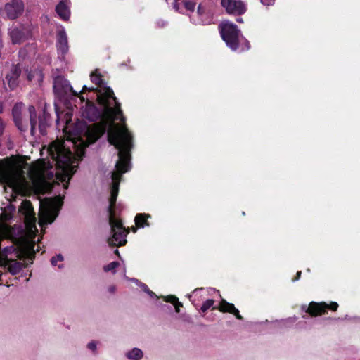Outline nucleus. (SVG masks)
I'll use <instances>...</instances> for the list:
<instances>
[{"instance_id": "obj_1", "label": "nucleus", "mask_w": 360, "mask_h": 360, "mask_svg": "<svg viewBox=\"0 0 360 360\" xmlns=\"http://www.w3.org/2000/svg\"><path fill=\"white\" fill-rule=\"evenodd\" d=\"M108 142L118 150V160L115 164L116 170L112 172V186L109 198V217L116 216L115 207L119 193L122 175L131 169V151L134 144L127 129L122 130L118 127L112 128L108 134Z\"/></svg>"}, {"instance_id": "obj_2", "label": "nucleus", "mask_w": 360, "mask_h": 360, "mask_svg": "<svg viewBox=\"0 0 360 360\" xmlns=\"http://www.w3.org/2000/svg\"><path fill=\"white\" fill-rule=\"evenodd\" d=\"M103 108V106H101ZM104 110V108H103ZM82 115L84 118L87 119L91 122H95L99 120L102 116L106 120V122H96L87 127L85 136L86 138V141H88V144H91L95 143L100 137H101L106 131L108 122L110 123V126L108 129V134L112 128H115L118 127L122 130L127 129L129 135L131 139V143H133V136L130 131H129L125 122H122L120 120L121 116L117 115V118L113 121H110L104 115L103 111L102 112L101 110L96 107V105L89 99H86V107L84 110L82 112ZM124 121L126 119L124 118ZM108 136V134H107Z\"/></svg>"}, {"instance_id": "obj_3", "label": "nucleus", "mask_w": 360, "mask_h": 360, "mask_svg": "<svg viewBox=\"0 0 360 360\" xmlns=\"http://www.w3.org/2000/svg\"><path fill=\"white\" fill-rule=\"evenodd\" d=\"M91 80L100 89L97 95V102L104 108L103 112L105 117L113 122L117 115H120V120L124 122V116L121 109V105L117 98L115 96L113 90L106 86L103 76L97 70L93 72L91 75Z\"/></svg>"}, {"instance_id": "obj_4", "label": "nucleus", "mask_w": 360, "mask_h": 360, "mask_svg": "<svg viewBox=\"0 0 360 360\" xmlns=\"http://www.w3.org/2000/svg\"><path fill=\"white\" fill-rule=\"evenodd\" d=\"M28 112L30 117L29 124L26 120H23L22 115V103H16L12 109L13 120L15 126L22 132L26 131L30 124V134L34 136L37 125V115L34 106L30 105L28 107Z\"/></svg>"}, {"instance_id": "obj_5", "label": "nucleus", "mask_w": 360, "mask_h": 360, "mask_svg": "<svg viewBox=\"0 0 360 360\" xmlns=\"http://www.w3.org/2000/svg\"><path fill=\"white\" fill-rule=\"evenodd\" d=\"M20 172L6 160H0V184L15 188L19 183Z\"/></svg>"}, {"instance_id": "obj_6", "label": "nucleus", "mask_w": 360, "mask_h": 360, "mask_svg": "<svg viewBox=\"0 0 360 360\" xmlns=\"http://www.w3.org/2000/svg\"><path fill=\"white\" fill-rule=\"evenodd\" d=\"M109 224L112 233V238L108 239V243L110 246H122L127 243L126 236L128 231L123 226L120 219L116 218V216L109 217Z\"/></svg>"}, {"instance_id": "obj_7", "label": "nucleus", "mask_w": 360, "mask_h": 360, "mask_svg": "<svg viewBox=\"0 0 360 360\" xmlns=\"http://www.w3.org/2000/svg\"><path fill=\"white\" fill-rule=\"evenodd\" d=\"M219 28L222 39L229 48L236 51L239 46V30L238 27L232 23H226L221 25Z\"/></svg>"}, {"instance_id": "obj_8", "label": "nucleus", "mask_w": 360, "mask_h": 360, "mask_svg": "<svg viewBox=\"0 0 360 360\" xmlns=\"http://www.w3.org/2000/svg\"><path fill=\"white\" fill-rule=\"evenodd\" d=\"M47 201L49 209L40 216L41 221L46 224H52L55 221L63 202L62 198L60 196L47 199Z\"/></svg>"}, {"instance_id": "obj_9", "label": "nucleus", "mask_w": 360, "mask_h": 360, "mask_svg": "<svg viewBox=\"0 0 360 360\" xmlns=\"http://www.w3.org/2000/svg\"><path fill=\"white\" fill-rule=\"evenodd\" d=\"M338 307L339 304L336 302H330L327 304L325 302H316L312 301L309 304L305 312L311 317H316L326 314L328 310L336 311Z\"/></svg>"}, {"instance_id": "obj_10", "label": "nucleus", "mask_w": 360, "mask_h": 360, "mask_svg": "<svg viewBox=\"0 0 360 360\" xmlns=\"http://www.w3.org/2000/svg\"><path fill=\"white\" fill-rule=\"evenodd\" d=\"M8 35L13 44H21L32 37V30L28 25H20L10 28Z\"/></svg>"}, {"instance_id": "obj_11", "label": "nucleus", "mask_w": 360, "mask_h": 360, "mask_svg": "<svg viewBox=\"0 0 360 360\" xmlns=\"http://www.w3.org/2000/svg\"><path fill=\"white\" fill-rule=\"evenodd\" d=\"M53 91L58 97L63 98L70 94L71 96H77L79 94L73 89L68 80L63 77H57L54 79Z\"/></svg>"}, {"instance_id": "obj_12", "label": "nucleus", "mask_w": 360, "mask_h": 360, "mask_svg": "<svg viewBox=\"0 0 360 360\" xmlns=\"http://www.w3.org/2000/svg\"><path fill=\"white\" fill-rule=\"evenodd\" d=\"M221 4L229 14L240 15L246 12V6L241 0H221Z\"/></svg>"}, {"instance_id": "obj_13", "label": "nucleus", "mask_w": 360, "mask_h": 360, "mask_svg": "<svg viewBox=\"0 0 360 360\" xmlns=\"http://www.w3.org/2000/svg\"><path fill=\"white\" fill-rule=\"evenodd\" d=\"M24 3L22 0H11L6 4L4 9L10 20L18 18L24 11Z\"/></svg>"}, {"instance_id": "obj_14", "label": "nucleus", "mask_w": 360, "mask_h": 360, "mask_svg": "<svg viewBox=\"0 0 360 360\" xmlns=\"http://www.w3.org/2000/svg\"><path fill=\"white\" fill-rule=\"evenodd\" d=\"M19 212L24 216L25 223L27 226H33L36 223V217L32 202L28 200L22 202Z\"/></svg>"}, {"instance_id": "obj_15", "label": "nucleus", "mask_w": 360, "mask_h": 360, "mask_svg": "<svg viewBox=\"0 0 360 360\" xmlns=\"http://www.w3.org/2000/svg\"><path fill=\"white\" fill-rule=\"evenodd\" d=\"M53 158L60 167H72L70 165L72 159V153L70 150H65L62 148H58L56 153L53 154Z\"/></svg>"}, {"instance_id": "obj_16", "label": "nucleus", "mask_w": 360, "mask_h": 360, "mask_svg": "<svg viewBox=\"0 0 360 360\" xmlns=\"http://www.w3.org/2000/svg\"><path fill=\"white\" fill-rule=\"evenodd\" d=\"M21 72L20 64L13 65L10 72L6 75V80L11 90H14L18 86Z\"/></svg>"}, {"instance_id": "obj_17", "label": "nucleus", "mask_w": 360, "mask_h": 360, "mask_svg": "<svg viewBox=\"0 0 360 360\" xmlns=\"http://www.w3.org/2000/svg\"><path fill=\"white\" fill-rule=\"evenodd\" d=\"M219 309L221 312L223 313H229L233 314L236 318L238 320H242L243 318L240 314V312L238 309H236L233 304L228 302L226 300L222 299L218 307H213L212 310Z\"/></svg>"}, {"instance_id": "obj_18", "label": "nucleus", "mask_w": 360, "mask_h": 360, "mask_svg": "<svg viewBox=\"0 0 360 360\" xmlns=\"http://www.w3.org/2000/svg\"><path fill=\"white\" fill-rule=\"evenodd\" d=\"M51 115L46 108L43 109V112L38 116V129L42 136L46 135V129L50 125Z\"/></svg>"}, {"instance_id": "obj_19", "label": "nucleus", "mask_w": 360, "mask_h": 360, "mask_svg": "<svg viewBox=\"0 0 360 360\" xmlns=\"http://www.w3.org/2000/svg\"><path fill=\"white\" fill-rule=\"evenodd\" d=\"M24 264L15 259H6L4 264V268L12 275L18 274L24 267Z\"/></svg>"}, {"instance_id": "obj_20", "label": "nucleus", "mask_w": 360, "mask_h": 360, "mask_svg": "<svg viewBox=\"0 0 360 360\" xmlns=\"http://www.w3.org/2000/svg\"><path fill=\"white\" fill-rule=\"evenodd\" d=\"M57 47L63 53H66L68 51V37L64 30L57 33Z\"/></svg>"}, {"instance_id": "obj_21", "label": "nucleus", "mask_w": 360, "mask_h": 360, "mask_svg": "<svg viewBox=\"0 0 360 360\" xmlns=\"http://www.w3.org/2000/svg\"><path fill=\"white\" fill-rule=\"evenodd\" d=\"M56 12L63 20H68L70 18V9L64 0L60 1L57 4Z\"/></svg>"}, {"instance_id": "obj_22", "label": "nucleus", "mask_w": 360, "mask_h": 360, "mask_svg": "<svg viewBox=\"0 0 360 360\" xmlns=\"http://www.w3.org/2000/svg\"><path fill=\"white\" fill-rule=\"evenodd\" d=\"M62 169V172L58 173L56 177L61 182L68 184L76 170L75 167H63Z\"/></svg>"}, {"instance_id": "obj_23", "label": "nucleus", "mask_w": 360, "mask_h": 360, "mask_svg": "<svg viewBox=\"0 0 360 360\" xmlns=\"http://www.w3.org/2000/svg\"><path fill=\"white\" fill-rule=\"evenodd\" d=\"M15 212V207L11 202L8 203L4 208L2 209V212L0 216V220L3 221H8L11 219Z\"/></svg>"}, {"instance_id": "obj_24", "label": "nucleus", "mask_w": 360, "mask_h": 360, "mask_svg": "<svg viewBox=\"0 0 360 360\" xmlns=\"http://www.w3.org/2000/svg\"><path fill=\"white\" fill-rule=\"evenodd\" d=\"M150 217L149 214H137L135 217V224L139 228H143L144 226H148L149 223L148 221V219Z\"/></svg>"}, {"instance_id": "obj_25", "label": "nucleus", "mask_w": 360, "mask_h": 360, "mask_svg": "<svg viewBox=\"0 0 360 360\" xmlns=\"http://www.w3.org/2000/svg\"><path fill=\"white\" fill-rule=\"evenodd\" d=\"M165 301L172 304L176 312H179V308L181 307L182 303L179 301V299L175 295H168L165 297Z\"/></svg>"}, {"instance_id": "obj_26", "label": "nucleus", "mask_w": 360, "mask_h": 360, "mask_svg": "<svg viewBox=\"0 0 360 360\" xmlns=\"http://www.w3.org/2000/svg\"><path fill=\"white\" fill-rule=\"evenodd\" d=\"M127 356L131 360H140L143 357V352L139 348H134L127 354Z\"/></svg>"}, {"instance_id": "obj_27", "label": "nucleus", "mask_w": 360, "mask_h": 360, "mask_svg": "<svg viewBox=\"0 0 360 360\" xmlns=\"http://www.w3.org/2000/svg\"><path fill=\"white\" fill-rule=\"evenodd\" d=\"M86 91H96L97 93V94H98V88H95V87H88L86 85H84L83 87H82V89L78 92L79 94V96H77V97H79L81 100L82 102H84L85 101V98L82 96V94L86 92Z\"/></svg>"}, {"instance_id": "obj_28", "label": "nucleus", "mask_w": 360, "mask_h": 360, "mask_svg": "<svg viewBox=\"0 0 360 360\" xmlns=\"http://www.w3.org/2000/svg\"><path fill=\"white\" fill-rule=\"evenodd\" d=\"M214 301L213 299H208L205 302H203L200 310L202 312H206L210 307L213 306Z\"/></svg>"}, {"instance_id": "obj_29", "label": "nucleus", "mask_w": 360, "mask_h": 360, "mask_svg": "<svg viewBox=\"0 0 360 360\" xmlns=\"http://www.w3.org/2000/svg\"><path fill=\"white\" fill-rule=\"evenodd\" d=\"M184 5L185 8L187 11H189L191 12L194 11L195 8V2L193 1L184 0Z\"/></svg>"}, {"instance_id": "obj_30", "label": "nucleus", "mask_w": 360, "mask_h": 360, "mask_svg": "<svg viewBox=\"0 0 360 360\" xmlns=\"http://www.w3.org/2000/svg\"><path fill=\"white\" fill-rule=\"evenodd\" d=\"M120 263L118 262H112L108 264V265L104 266L103 270L105 272L115 270L118 266Z\"/></svg>"}, {"instance_id": "obj_31", "label": "nucleus", "mask_w": 360, "mask_h": 360, "mask_svg": "<svg viewBox=\"0 0 360 360\" xmlns=\"http://www.w3.org/2000/svg\"><path fill=\"white\" fill-rule=\"evenodd\" d=\"M144 291L146 292L151 297H156L157 295L153 291H151L146 285H144Z\"/></svg>"}, {"instance_id": "obj_32", "label": "nucleus", "mask_w": 360, "mask_h": 360, "mask_svg": "<svg viewBox=\"0 0 360 360\" xmlns=\"http://www.w3.org/2000/svg\"><path fill=\"white\" fill-rule=\"evenodd\" d=\"M5 127H6V123L0 117V136H1L3 135L4 129H5Z\"/></svg>"}, {"instance_id": "obj_33", "label": "nucleus", "mask_w": 360, "mask_h": 360, "mask_svg": "<svg viewBox=\"0 0 360 360\" xmlns=\"http://www.w3.org/2000/svg\"><path fill=\"white\" fill-rule=\"evenodd\" d=\"M172 6H173V8L176 11L181 13V11H180V4H179L178 0H174V2L172 3Z\"/></svg>"}, {"instance_id": "obj_34", "label": "nucleus", "mask_w": 360, "mask_h": 360, "mask_svg": "<svg viewBox=\"0 0 360 360\" xmlns=\"http://www.w3.org/2000/svg\"><path fill=\"white\" fill-rule=\"evenodd\" d=\"M250 46H250L249 41L245 39L244 41V44L243 45L242 50L243 51H248L250 49Z\"/></svg>"}, {"instance_id": "obj_35", "label": "nucleus", "mask_w": 360, "mask_h": 360, "mask_svg": "<svg viewBox=\"0 0 360 360\" xmlns=\"http://www.w3.org/2000/svg\"><path fill=\"white\" fill-rule=\"evenodd\" d=\"M197 13H198V15H200V16H202L203 15H205V9H204V8L202 6V5H201V4H200V5L198 6Z\"/></svg>"}, {"instance_id": "obj_36", "label": "nucleus", "mask_w": 360, "mask_h": 360, "mask_svg": "<svg viewBox=\"0 0 360 360\" xmlns=\"http://www.w3.org/2000/svg\"><path fill=\"white\" fill-rule=\"evenodd\" d=\"M261 3L265 6H271L274 4L275 0H260Z\"/></svg>"}, {"instance_id": "obj_37", "label": "nucleus", "mask_w": 360, "mask_h": 360, "mask_svg": "<svg viewBox=\"0 0 360 360\" xmlns=\"http://www.w3.org/2000/svg\"><path fill=\"white\" fill-rule=\"evenodd\" d=\"M87 347L92 351H95L96 349V344L94 341H92L87 345Z\"/></svg>"}, {"instance_id": "obj_38", "label": "nucleus", "mask_w": 360, "mask_h": 360, "mask_svg": "<svg viewBox=\"0 0 360 360\" xmlns=\"http://www.w3.org/2000/svg\"><path fill=\"white\" fill-rule=\"evenodd\" d=\"M301 274H302V271H298L296 274V276L294 278H292V281H298L300 277H301Z\"/></svg>"}, {"instance_id": "obj_39", "label": "nucleus", "mask_w": 360, "mask_h": 360, "mask_svg": "<svg viewBox=\"0 0 360 360\" xmlns=\"http://www.w3.org/2000/svg\"><path fill=\"white\" fill-rule=\"evenodd\" d=\"M57 262H58V261L56 260V257H53L51 258V264H52L53 266H56V264H57Z\"/></svg>"}, {"instance_id": "obj_40", "label": "nucleus", "mask_w": 360, "mask_h": 360, "mask_svg": "<svg viewBox=\"0 0 360 360\" xmlns=\"http://www.w3.org/2000/svg\"><path fill=\"white\" fill-rule=\"evenodd\" d=\"M56 257L57 261H63V257L60 254L57 255Z\"/></svg>"}, {"instance_id": "obj_41", "label": "nucleus", "mask_w": 360, "mask_h": 360, "mask_svg": "<svg viewBox=\"0 0 360 360\" xmlns=\"http://www.w3.org/2000/svg\"><path fill=\"white\" fill-rule=\"evenodd\" d=\"M108 290L110 292H114L115 290V286H110L109 288H108Z\"/></svg>"}, {"instance_id": "obj_42", "label": "nucleus", "mask_w": 360, "mask_h": 360, "mask_svg": "<svg viewBox=\"0 0 360 360\" xmlns=\"http://www.w3.org/2000/svg\"><path fill=\"white\" fill-rule=\"evenodd\" d=\"M3 110H4L3 103L0 101V114L3 112Z\"/></svg>"}, {"instance_id": "obj_43", "label": "nucleus", "mask_w": 360, "mask_h": 360, "mask_svg": "<svg viewBox=\"0 0 360 360\" xmlns=\"http://www.w3.org/2000/svg\"><path fill=\"white\" fill-rule=\"evenodd\" d=\"M236 21H237L238 22H243V18H240V17L237 18H236Z\"/></svg>"}, {"instance_id": "obj_44", "label": "nucleus", "mask_w": 360, "mask_h": 360, "mask_svg": "<svg viewBox=\"0 0 360 360\" xmlns=\"http://www.w3.org/2000/svg\"><path fill=\"white\" fill-rule=\"evenodd\" d=\"M212 18H210V19H209V20H205L204 22H205V24H210V23H211V22H212Z\"/></svg>"}, {"instance_id": "obj_45", "label": "nucleus", "mask_w": 360, "mask_h": 360, "mask_svg": "<svg viewBox=\"0 0 360 360\" xmlns=\"http://www.w3.org/2000/svg\"><path fill=\"white\" fill-rule=\"evenodd\" d=\"M202 290V288H200V289H198H198H195V290L193 291V293H196L198 291H199V290Z\"/></svg>"}, {"instance_id": "obj_46", "label": "nucleus", "mask_w": 360, "mask_h": 360, "mask_svg": "<svg viewBox=\"0 0 360 360\" xmlns=\"http://www.w3.org/2000/svg\"><path fill=\"white\" fill-rule=\"evenodd\" d=\"M27 79H28V80L31 81L32 80V76L30 75H27Z\"/></svg>"}, {"instance_id": "obj_47", "label": "nucleus", "mask_w": 360, "mask_h": 360, "mask_svg": "<svg viewBox=\"0 0 360 360\" xmlns=\"http://www.w3.org/2000/svg\"><path fill=\"white\" fill-rule=\"evenodd\" d=\"M115 253L120 257V253H119L118 250H115Z\"/></svg>"}]
</instances>
